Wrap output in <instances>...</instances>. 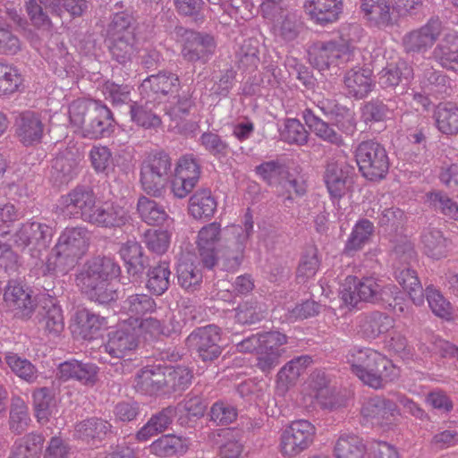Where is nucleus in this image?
<instances>
[{
	"label": "nucleus",
	"mask_w": 458,
	"mask_h": 458,
	"mask_svg": "<svg viewBox=\"0 0 458 458\" xmlns=\"http://www.w3.org/2000/svg\"><path fill=\"white\" fill-rule=\"evenodd\" d=\"M120 267L111 258L96 257L87 261L77 276L78 284L88 299L101 305L118 299V293L109 282L120 274Z\"/></svg>",
	"instance_id": "f257e3e1"
},
{
	"label": "nucleus",
	"mask_w": 458,
	"mask_h": 458,
	"mask_svg": "<svg viewBox=\"0 0 458 458\" xmlns=\"http://www.w3.org/2000/svg\"><path fill=\"white\" fill-rule=\"evenodd\" d=\"M346 358L352 372L372 388H383L398 377V369L386 356L373 349L353 347Z\"/></svg>",
	"instance_id": "f03ea898"
},
{
	"label": "nucleus",
	"mask_w": 458,
	"mask_h": 458,
	"mask_svg": "<svg viewBox=\"0 0 458 458\" xmlns=\"http://www.w3.org/2000/svg\"><path fill=\"white\" fill-rule=\"evenodd\" d=\"M89 236L85 227H67L47 257L43 274H65L86 253Z\"/></svg>",
	"instance_id": "7ed1b4c3"
},
{
	"label": "nucleus",
	"mask_w": 458,
	"mask_h": 458,
	"mask_svg": "<svg viewBox=\"0 0 458 458\" xmlns=\"http://www.w3.org/2000/svg\"><path fill=\"white\" fill-rule=\"evenodd\" d=\"M71 123L82 130L84 137L101 139L114 131L115 121L111 110L99 101L78 99L69 106Z\"/></svg>",
	"instance_id": "20e7f679"
},
{
	"label": "nucleus",
	"mask_w": 458,
	"mask_h": 458,
	"mask_svg": "<svg viewBox=\"0 0 458 458\" xmlns=\"http://www.w3.org/2000/svg\"><path fill=\"white\" fill-rule=\"evenodd\" d=\"M140 343V329L124 321L109 332L107 342L102 346V360L114 367V371L124 374L131 369V359L126 358L135 351Z\"/></svg>",
	"instance_id": "39448f33"
},
{
	"label": "nucleus",
	"mask_w": 458,
	"mask_h": 458,
	"mask_svg": "<svg viewBox=\"0 0 458 458\" xmlns=\"http://www.w3.org/2000/svg\"><path fill=\"white\" fill-rule=\"evenodd\" d=\"M173 174V162L164 149L153 150L140 165V182L148 195L159 198L165 193Z\"/></svg>",
	"instance_id": "423d86ee"
},
{
	"label": "nucleus",
	"mask_w": 458,
	"mask_h": 458,
	"mask_svg": "<svg viewBox=\"0 0 458 458\" xmlns=\"http://www.w3.org/2000/svg\"><path fill=\"white\" fill-rule=\"evenodd\" d=\"M352 281L353 288L344 286L340 292L343 301L352 307H356L359 302L386 305L395 292L394 284H385L374 276L354 277Z\"/></svg>",
	"instance_id": "0eeeda50"
},
{
	"label": "nucleus",
	"mask_w": 458,
	"mask_h": 458,
	"mask_svg": "<svg viewBox=\"0 0 458 458\" xmlns=\"http://www.w3.org/2000/svg\"><path fill=\"white\" fill-rule=\"evenodd\" d=\"M355 158L362 176L369 181L384 179L389 170L386 148L373 140L361 141L355 149Z\"/></svg>",
	"instance_id": "6e6552de"
},
{
	"label": "nucleus",
	"mask_w": 458,
	"mask_h": 458,
	"mask_svg": "<svg viewBox=\"0 0 458 458\" xmlns=\"http://www.w3.org/2000/svg\"><path fill=\"white\" fill-rule=\"evenodd\" d=\"M54 235V228L47 224L28 221L21 225L13 235L16 247L25 249L30 247V254L34 259H40L42 252L46 250Z\"/></svg>",
	"instance_id": "1a4fd4ad"
},
{
	"label": "nucleus",
	"mask_w": 458,
	"mask_h": 458,
	"mask_svg": "<svg viewBox=\"0 0 458 458\" xmlns=\"http://www.w3.org/2000/svg\"><path fill=\"white\" fill-rule=\"evenodd\" d=\"M175 33L182 37V56L190 63L205 64L214 55L216 44L213 36L183 27H175Z\"/></svg>",
	"instance_id": "9d476101"
},
{
	"label": "nucleus",
	"mask_w": 458,
	"mask_h": 458,
	"mask_svg": "<svg viewBox=\"0 0 458 458\" xmlns=\"http://www.w3.org/2000/svg\"><path fill=\"white\" fill-rule=\"evenodd\" d=\"M221 329L216 325L195 328L186 338V345L205 363H212L222 354Z\"/></svg>",
	"instance_id": "9b49d317"
},
{
	"label": "nucleus",
	"mask_w": 458,
	"mask_h": 458,
	"mask_svg": "<svg viewBox=\"0 0 458 458\" xmlns=\"http://www.w3.org/2000/svg\"><path fill=\"white\" fill-rule=\"evenodd\" d=\"M315 427L306 420L292 421L281 434L280 450L285 457H294L308 449L314 440Z\"/></svg>",
	"instance_id": "f8f14e48"
},
{
	"label": "nucleus",
	"mask_w": 458,
	"mask_h": 458,
	"mask_svg": "<svg viewBox=\"0 0 458 458\" xmlns=\"http://www.w3.org/2000/svg\"><path fill=\"white\" fill-rule=\"evenodd\" d=\"M310 62L320 71L339 66L353 60L354 52L345 43L318 42L310 51Z\"/></svg>",
	"instance_id": "ddd939ff"
},
{
	"label": "nucleus",
	"mask_w": 458,
	"mask_h": 458,
	"mask_svg": "<svg viewBox=\"0 0 458 458\" xmlns=\"http://www.w3.org/2000/svg\"><path fill=\"white\" fill-rule=\"evenodd\" d=\"M248 242V233L240 227H232L225 233L224 243L216 250V261L220 260L226 270L234 271L242 263Z\"/></svg>",
	"instance_id": "4468645a"
},
{
	"label": "nucleus",
	"mask_w": 458,
	"mask_h": 458,
	"mask_svg": "<svg viewBox=\"0 0 458 458\" xmlns=\"http://www.w3.org/2000/svg\"><path fill=\"white\" fill-rule=\"evenodd\" d=\"M15 136L25 147H33L42 142L47 131L43 115L35 111L19 113L14 121Z\"/></svg>",
	"instance_id": "2eb2a0df"
},
{
	"label": "nucleus",
	"mask_w": 458,
	"mask_h": 458,
	"mask_svg": "<svg viewBox=\"0 0 458 458\" xmlns=\"http://www.w3.org/2000/svg\"><path fill=\"white\" fill-rule=\"evenodd\" d=\"M60 203L64 212L77 216L88 223L97 206V196L91 187L78 185L62 196Z\"/></svg>",
	"instance_id": "dca6fc26"
},
{
	"label": "nucleus",
	"mask_w": 458,
	"mask_h": 458,
	"mask_svg": "<svg viewBox=\"0 0 458 458\" xmlns=\"http://www.w3.org/2000/svg\"><path fill=\"white\" fill-rule=\"evenodd\" d=\"M443 30L442 21L433 17L418 30L404 35L403 46L408 54H422L427 52L437 42Z\"/></svg>",
	"instance_id": "f3484780"
},
{
	"label": "nucleus",
	"mask_w": 458,
	"mask_h": 458,
	"mask_svg": "<svg viewBox=\"0 0 458 458\" xmlns=\"http://www.w3.org/2000/svg\"><path fill=\"white\" fill-rule=\"evenodd\" d=\"M35 322L39 330L48 335L57 336L64 328L62 309L52 298L45 296L38 299L34 310Z\"/></svg>",
	"instance_id": "a211bd4d"
},
{
	"label": "nucleus",
	"mask_w": 458,
	"mask_h": 458,
	"mask_svg": "<svg viewBox=\"0 0 458 458\" xmlns=\"http://www.w3.org/2000/svg\"><path fill=\"white\" fill-rule=\"evenodd\" d=\"M137 29L138 21L133 10L119 1L110 9L108 22L102 36H136Z\"/></svg>",
	"instance_id": "6ab92c4d"
},
{
	"label": "nucleus",
	"mask_w": 458,
	"mask_h": 458,
	"mask_svg": "<svg viewBox=\"0 0 458 458\" xmlns=\"http://www.w3.org/2000/svg\"><path fill=\"white\" fill-rule=\"evenodd\" d=\"M179 87L180 80L177 74L161 71L142 81L140 93L143 98L155 101L177 91Z\"/></svg>",
	"instance_id": "aec40b11"
},
{
	"label": "nucleus",
	"mask_w": 458,
	"mask_h": 458,
	"mask_svg": "<svg viewBox=\"0 0 458 458\" xmlns=\"http://www.w3.org/2000/svg\"><path fill=\"white\" fill-rule=\"evenodd\" d=\"M361 414L372 424L385 428L393 424L394 417L399 414V410L393 400L376 395L362 405Z\"/></svg>",
	"instance_id": "412c9836"
},
{
	"label": "nucleus",
	"mask_w": 458,
	"mask_h": 458,
	"mask_svg": "<svg viewBox=\"0 0 458 458\" xmlns=\"http://www.w3.org/2000/svg\"><path fill=\"white\" fill-rule=\"evenodd\" d=\"M113 434V426L108 420L91 417L74 426L73 437L89 445H97Z\"/></svg>",
	"instance_id": "4be33fe9"
},
{
	"label": "nucleus",
	"mask_w": 458,
	"mask_h": 458,
	"mask_svg": "<svg viewBox=\"0 0 458 458\" xmlns=\"http://www.w3.org/2000/svg\"><path fill=\"white\" fill-rule=\"evenodd\" d=\"M352 171L344 163L330 161L327 164L324 181L332 198L339 199L346 193L348 184L352 183Z\"/></svg>",
	"instance_id": "5701e85b"
},
{
	"label": "nucleus",
	"mask_w": 458,
	"mask_h": 458,
	"mask_svg": "<svg viewBox=\"0 0 458 458\" xmlns=\"http://www.w3.org/2000/svg\"><path fill=\"white\" fill-rule=\"evenodd\" d=\"M221 240V225L217 222L203 226L198 234V249L203 265L213 268L216 264V244Z\"/></svg>",
	"instance_id": "b1692460"
},
{
	"label": "nucleus",
	"mask_w": 458,
	"mask_h": 458,
	"mask_svg": "<svg viewBox=\"0 0 458 458\" xmlns=\"http://www.w3.org/2000/svg\"><path fill=\"white\" fill-rule=\"evenodd\" d=\"M130 216L122 206L114 203L97 205L88 223L102 228H120L126 225Z\"/></svg>",
	"instance_id": "393cba45"
},
{
	"label": "nucleus",
	"mask_w": 458,
	"mask_h": 458,
	"mask_svg": "<svg viewBox=\"0 0 458 458\" xmlns=\"http://www.w3.org/2000/svg\"><path fill=\"white\" fill-rule=\"evenodd\" d=\"M303 8L311 21L325 26L339 19L343 0H305Z\"/></svg>",
	"instance_id": "a878e982"
},
{
	"label": "nucleus",
	"mask_w": 458,
	"mask_h": 458,
	"mask_svg": "<svg viewBox=\"0 0 458 458\" xmlns=\"http://www.w3.org/2000/svg\"><path fill=\"white\" fill-rule=\"evenodd\" d=\"M394 326V319L381 311H371L358 318V334L364 339L374 340L388 332Z\"/></svg>",
	"instance_id": "bb28decb"
},
{
	"label": "nucleus",
	"mask_w": 458,
	"mask_h": 458,
	"mask_svg": "<svg viewBox=\"0 0 458 458\" xmlns=\"http://www.w3.org/2000/svg\"><path fill=\"white\" fill-rule=\"evenodd\" d=\"M98 368L91 362L70 360L58 366V377L64 381L77 380L86 386H93L98 380Z\"/></svg>",
	"instance_id": "cd10ccee"
},
{
	"label": "nucleus",
	"mask_w": 458,
	"mask_h": 458,
	"mask_svg": "<svg viewBox=\"0 0 458 458\" xmlns=\"http://www.w3.org/2000/svg\"><path fill=\"white\" fill-rule=\"evenodd\" d=\"M397 106L396 98H371L360 106V119L366 124L384 122L393 115Z\"/></svg>",
	"instance_id": "c85d7f7f"
},
{
	"label": "nucleus",
	"mask_w": 458,
	"mask_h": 458,
	"mask_svg": "<svg viewBox=\"0 0 458 458\" xmlns=\"http://www.w3.org/2000/svg\"><path fill=\"white\" fill-rule=\"evenodd\" d=\"M432 58L442 67L458 71V35L446 32L432 51Z\"/></svg>",
	"instance_id": "c756f323"
},
{
	"label": "nucleus",
	"mask_w": 458,
	"mask_h": 458,
	"mask_svg": "<svg viewBox=\"0 0 458 458\" xmlns=\"http://www.w3.org/2000/svg\"><path fill=\"white\" fill-rule=\"evenodd\" d=\"M112 59L120 64L131 63L137 51L136 36H103Z\"/></svg>",
	"instance_id": "7c9ffc66"
},
{
	"label": "nucleus",
	"mask_w": 458,
	"mask_h": 458,
	"mask_svg": "<svg viewBox=\"0 0 458 458\" xmlns=\"http://www.w3.org/2000/svg\"><path fill=\"white\" fill-rule=\"evenodd\" d=\"M372 71L369 68L355 66L346 72L344 84L348 93L356 99L366 98L375 86L371 78Z\"/></svg>",
	"instance_id": "2f4dec72"
},
{
	"label": "nucleus",
	"mask_w": 458,
	"mask_h": 458,
	"mask_svg": "<svg viewBox=\"0 0 458 458\" xmlns=\"http://www.w3.org/2000/svg\"><path fill=\"white\" fill-rule=\"evenodd\" d=\"M134 387L138 392L145 394H156L158 392L165 393L164 366H147L136 375Z\"/></svg>",
	"instance_id": "473e14b6"
},
{
	"label": "nucleus",
	"mask_w": 458,
	"mask_h": 458,
	"mask_svg": "<svg viewBox=\"0 0 458 458\" xmlns=\"http://www.w3.org/2000/svg\"><path fill=\"white\" fill-rule=\"evenodd\" d=\"M176 407L170 405L153 414L148 421L137 432L136 439L147 441L153 436L164 432L176 416Z\"/></svg>",
	"instance_id": "72a5a7b5"
},
{
	"label": "nucleus",
	"mask_w": 458,
	"mask_h": 458,
	"mask_svg": "<svg viewBox=\"0 0 458 458\" xmlns=\"http://www.w3.org/2000/svg\"><path fill=\"white\" fill-rule=\"evenodd\" d=\"M119 253L130 276H139L143 274L148 265V259L144 255L143 249L139 242L127 241L121 246Z\"/></svg>",
	"instance_id": "f704fd0d"
},
{
	"label": "nucleus",
	"mask_w": 458,
	"mask_h": 458,
	"mask_svg": "<svg viewBox=\"0 0 458 458\" xmlns=\"http://www.w3.org/2000/svg\"><path fill=\"white\" fill-rule=\"evenodd\" d=\"M4 298L7 305L17 310L22 318L30 317L35 308L31 295L17 283L10 282L5 289Z\"/></svg>",
	"instance_id": "c9c22d12"
},
{
	"label": "nucleus",
	"mask_w": 458,
	"mask_h": 458,
	"mask_svg": "<svg viewBox=\"0 0 458 458\" xmlns=\"http://www.w3.org/2000/svg\"><path fill=\"white\" fill-rule=\"evenodd\" d=\"M302 118L309 128L322 140L337 147L344 145L342 135L334 129L333 123L330 124L323 121L310 108L302 111Z\"/></svg>",
	"instance_id": "e433bc0d"
},
{
	"label": "nucleus",
	"mask_w": 458,
	"mask_h": 458,
	"mask_svg": "<svg viewBox=\"0 0 458 458\" xmlns=\"http://www.w3.org/2000/svg\"><path fill=\"white\" fill-rule=\"evenodd\" d=\"M311 362L312 359L309 355H301L289 360L276 375L277 387L286 391L290 386H294Z\"/></svg>",
	"instance_id": "4c0bfd02"
},
{
	"label": "nucleus",
	"mask_w": 458,
	"mask_h": 458,
	"mask_svg": "<svg viewBox=\"0 0 458 458\" xmlns=\"http://www.w3.org/2000/svg\"><path fill=\"white\" fill-rule=\"evenodd\" d=\"M217 208V202L209 189L196 191L189 199V213L195 219L211 218Z\"/></svg>",
	"instance_id": "58836bf2"
},
{
	"label": "nucleus",
	"mask_w": 458,
	"mask_h": 458,
	"mask_svg": "<svg viewBox=\"0 0 458 458\" xmlns=\"http://www.w3.org/2000/svg\"><path fill=\"white\" fill-rule=\"evenodd\" d=\"M171 277L170 263L165 260L159 261L148 269L146 288L151 294L161 296L169 289Z\"/></svg>",
	"instance_id": "ea45409f"
},
{
	"label": "nucleus",
	"mask_w": 458,
	"mask_h": 458,
	"mask_svg": "<svg viewBox=\"0 0 458 458\" xmlns=\"http://www.w3.org/2000/svg\"><path fill=\"white\" fill-rule=\"evenodd\" d=\"M157 309L155 300L148 294L135 293L129 295L122 303L121 310L138 324L143 317L153 313Z\"/></svg>",
	"instance_id": "a19ab883"
},
{
	"label": "nucleus",
	"mask_w": 458,
	"mask_h": 458,
	"mask_svg": "<svg viewBox=\"0 0 458 458\" xmlns=\"http://www.w3.org/2000/svg\"><path fill=\"white\" fill-rule=\"evenodd\" d=\"M412 78V67L405 61H399L380 72L378 83L383 89L394 88L400 84L407 85Z\"/></svg>",
	"instance_id": "79ce46f5"
},
{
	"label": "nucleus",
	"mask_w": 458,
	"mask_h": 458,
	"mask_svg": "<svg viewBox=\"0 0 458 458\" xmlns=\"http://www.w3.org/2000/svg\"><path fill=\"white\" fill-rule=\"evenodd\" d=\"M394 275L396 281L408 293L411 301L416 306L422 305L424 303V290L416 271L407 265L396 267Z\"/></svg>",
	"instance_id": "37998d69"
},
{
	"label": "nucleus",
	"mask_w": 458,
	"mask_h": 458,
	"mask_svg": "<svg viewBox=\"0 0 458 458\" xmlns=\"http://www.w3.org/2000/svg\"><path fill=\"white\" fill-rule=\"evenodd\" d=\"M421 243L428 256L439 259L446 255L450 241L440 230L428 226L421 233Z\"/></svg>",
	"instance_id": "c03bdc74"
},
{
	"label": "nucleus",
	"mask_w": 458,
	"mask_h": 458,
	"mask_svg": "<svg viewBox=\"0 0 458 458\" xmlns=\"http://www.w3.org/2000/svg\"><path fill=\"white\" fill-rule=\"evenodd\" d=\"M335 458H364L367 448L359 436L354 434H343L335 445Z\"/></svg>",
	"instance_id": "a18cd8bd"
},
{
	"label": "nucleus",
	"mask_w": 458,
	"mask_h": 458,
	"mask_svg": "<svg viewBox=\"0 0 458 458\" xmlns=\"http://www.w3.org/2000/svg\"><path fill=\"white\" fill-rule=\"evenodd\" d=\"M137 211L142 221L150 225H161L169 218L163 205L146 196L139 198Z\"/></svg>",
	"instance_id": "49530a36"
},
{
	"label": "nucleus",
	"mask_w": 458,
	"mask_h": 458,
	"mask_svg": "<svg viewBox=\"0 0 458 458\" xmlns=\"http://www.w3.org/2000/svg\"><path fill=\"white\" fill-rule=\"evenodd\" d=\"M374 225L367 218L360 219L353 226L344 246V253L352 254L363 248L374 233Z\"/></svg>",
	"instance_id": "de8ad7c7"
},
{
	"label": "nucleus",
	"mask_w": 458,
	"mask_h": 458,
	"mask_svg": "<svg viewBox=\"0 0 458 458\" xmlns=\"http://www.w3.org/2000/svg\"><path fill=\"white\" fill-rule=\"evenodd\" d=\"M186 447L182 437L175 435H163L149 445L152 454L160 458H170L185 452Z\"/></svg>",
	"instance_id": "09e8293b"
},
{
	"label": "nucleus",
	"mask_w": 458,
	"mask_h": 458,
	"mask_svg": "<svg viewBox=\"0 0 458 458\" xmlns=\"http://www.w3.org/2000/svg\"><path fill=\"white\" fill-rule=\"evenodd\" d=\"M328 108V111H326V107H322L327 114L331 115L333 125L347 136L353 135L357 130L355 113L339 104H334L332 107Z\"/></svg>",
	"instance_id": "8fccbe9b"
},
{
	"label": "nucleus",
	"mask_w": 458,
	"mask_h": 458,
	"mask_svg": "<svg viewBox=\"0 0 458 458\" xmlns=\"http://www.w3.org/2000/svg\"><path fill=\"white\" fill-rule=\"evenodd\" d=\"M438 130L447 135L458 133V107L452 103L440 104L435 111Z\"/></svg>",
	"instance_id": "3c124183"
},
{
	"label": "nucleus",
	"mask_w": 458,
	"mask_h": 458,
	"mask_svg": "<svg viewBox=\"0 0 458 458\" xmlns=\"http://www.w3.org/2000/svg\"><path fill=\"white\" fill-rule=\"evenodd\" d=\"M165 393L184 390L192 378L191 370L183 366H164Z\"/></svg>",
	"instance_id": "603ef678"
},
{
	"label": "nucleus",
	"mask_w": 458,
	"mask_h": 458,
	"mask_svg": "<svg viewBox=\"0 0 458 458\" xmlns=\"http://www.w3.org/2000/svg\"><path fill=\"white\" fill-rule=\"evenodd\" d=\"M47 10L54 15L61 17L67 12L72 18L81 17L88 10L87 0H38Z\"/></svg>",
	"instance_id": "864d4df0"
},
{
	"label": "nucleus",
	"mask_w": 458,
	"mask_h": 458,
	"mask_svg": "<svg viewBox=\"0 0 458 458\" xmlns=\"http://www.w3.org/2000/svg\"><path fill=\"white\" fill-rule=\"evenodd\" d=\"M153 100L147 99L145 104L132 102L130 105L131 119L137 125L145 129H157L161 123V118L153 112L149 103Z\"/></svg>",
	"instance_id": "5fc2aeb1"
},
{
	"label": "nucleus",
	"mask_w": 458,
	"mask_h": 458,
	"mask_svg": "<svg viewBox=\"0 0 458 458\" xmlns=\"http://www.w3.org/2000/svg\"><path fill=\"white\" fill-rule=\"evenodd\" d=\"M255 172L270 186L282 185L289 175L287 167L278 160L263 162L255 167Z\"/></svg>",
	"instance_id": "6e6d98bb"
},
{
	"label": "nucleus",
	"mask_w": 458,
	"mask_h": 458,
	"mask_svg": "<svg viewBox=\"0 0 458 458\" xmlns=\"http://www.w3.org/2000/svg\"><path fill=\"white\" fill-rule=\"evenodd\" d=\"M35 414L39 422L48 420L55 406L53 390L44 386L34 390L32 394Z\"/></svg>",
	"instance_id": "4d7b16f0"
},
{
	"label": "nucleus",
	"mask_w": 458,
	"mask_h": 458,
	"mask_svg": "<svg viewBox=\"0 0 458 458\" xmlns=\"http://www.w3.org/2000/svg\"><path fill=\"white\" fill-rule=\"evenodd\" d=\"M77 162L74 158L64 155L57 156L52 164V177L55 183L62 185L72 181L77 172Z\"/></svg>",
	"instance_id": "13d9d810"
},
{
	"label": "nucleus",
	"mask_w": 458,
	"mask_h": 458,
	"mask_svg": "<svg viewBox=\"0 0 458 458\" xmlns=\"http://www.w3.org/2000/svg\"><path fill=\"white\" fill-rule=\"evenodd\" d=\"M30 422L29 409L26 403L19 397L13 398L9 414V428L16 435L27 430Z\"/></svg>",
	"instance_id": "bf43d9fd"
},
{
	"label": "nucleus",
	"mask_w": 458,
	"mask_h": 458,
	"mask_svg": "<svg viewBox=\"0 0 458 458\" xmlns=\"http://www.w3.org/2000/svg\"><path fill=\"white\" fill-rule=\"evenodd\" d=\"M177 278L181 287L194 292L202 282V273L192 262L182 261L177 267Z\"/></svg>",
	"instance_id": "052dcab7"
},
{
	"label": "nucleus",
	"mask_w": 458,
	"mask_h": 458,
	"mask_svg": "<svg viewBox=\"0 0 458 458\" xmlns=\"http://www.w3.org/2000/svg\"><path fill=\"white\" fill-rule=\"evenodd\" d=\"M5 361L11 370L20 378L28 383L37 380L38 369L29 360L21 358L16 353L8 352L5 355Z\"/></svg>",
	"instance_id": "680f3d73"
},
{
	"label": "nucleus",
	"mask_w": 458,
	"mask_h": 458,
	"mask_svg": "<svg viewBox=\"0 0 458 458\" xmlns=\"http://www.w3.org/2000/svg\"><path fill=\"white\" fill-rule=\"evenodd\" d=\"M199 142L209 155L216 158L225 157L230 150L227 141L214 131L203 132L199 139Z\"/></svg>",
	"instance_id": "e2e57ef3"
},
{
	"label": "nucleus",
	"mask_w": 458,
	"mask_h": 458,
	"mask_svg": "<svg viewBox=\"0 0 458 458\" xmlns=\"http://www.w3.org/2000/svg\"><path fill=\"white\" fill-rule=\"evenodd\" d=\"M280 137L289 144L302 146L308 142L309 132L298 119L289 118L284 122Z\"/></svg>",
	"instance_id": "0e129e2a"
},
{
	"label": "nucleus",
	"mask_w": 458,
	"mask_h": 458,
	"mask_svg": "<svg viewBox=\"0 0 458 458\" xmlns=\"http://www.w3.org/2000/svg\"><path fill=\"white\" fill-rule=\"evenodd\" d=\"M193 106L194 101L191 97L187 93H182L174 96L173 99L169 101L166 107V114L173 121L178 123L190 114Z\"/></svg>",
	"instance_id": "69168bd1"
},
{
	"label": "nucleus",
	"mask_w": 458,
	"mask_h": 458,
	"mask_svg": "<svg viewBox=\"0 0 458 458\" xmlns=\"http://www.w3.org/2000/svg\"><path fill=\"white\" fill-rule=\"evenodd\" d=\"M26 12L31 24L41 30H50L53 27L52 21L48 16L45 6L38 0H28L25 3Z\"/></svg>",
	"instance_id": "338daca9"
},
{
	"label": "nucleus",
	"mask_w": 458,
	"mask_h": 458,
	"mask_svg": "<svg viewBox=\"0 0 458 458\" xmlns=\"http://www.w3.org/2000/svg\"><path fill=\"white\" fill-rule=\"evenodd\" d=\"M237 409L223 401L214 403L208 412L209 420L216 426H225L233 422L237 418Z\"/></svg>",
	"instance_id": "774afa93"
}]
</instances>
